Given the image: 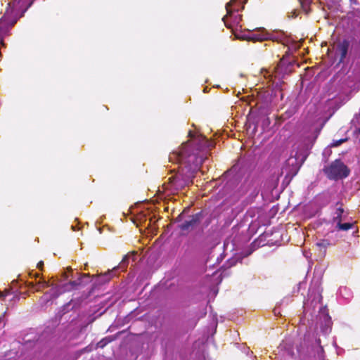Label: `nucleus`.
<instances>
[{"label":"nucleus","mask_w":360,"mask_h":360,"mask_svg":"<svg viewBox=\"0 0 360 360\" xmlns=\"http://www.w3.org/2000/svg\"><path fill=\"white\" fill-rule=\"evenodd\" d=\"M188 136L191 138L189 142L183 143L177 150L172 152L169 156L170 162L179 165L178 172L169 177L167 184H164L165 189L169 190L170 193L192 184L195 173L207 158L204 157V150H210L214 146L212 141L202 135H195L189 131Z\"/></svg>","instance_id":"obj_1"},{"label":"nucleus","mask_w":360,"mask_h":360,"mask_svg":"<svg viewBox=\"0 0 360 360\" xmlns=\"http://www.w3.org/2000/svg\"><path fill=\"white\" fill-rule=\"evenodd\" d=\"M319 320L321 334L319 335L318 338L311 337L309 334L305 335L304 345L299 347L297 351L299 353H306L310 356H314L317 360H323V350L321 336L326 338L331 330L330 317L325 308L319 307Z\"/></svg>","instance_id":"obj_2"},{"label":"nucleus","mask_w":360,"mask_h":360,"mask_svg":"<svg viewBox=\"0 0 360 360\" xmlns=\"http://www.w3.org/2000/svg\"><path fill=\"white\" fill-rule=\"evenodd\" d=\"M2 4H6L4 15L0 19V43L4 45V37L31 6L32 1L27 4V0H2Z\"/></svg>","instance_id":"obj_3"},{"label":"nucleus","mask_w":360,"mask_h":360,"mask_svg":"<svg viewBox=\"0 0 360 360\" xmlns=\"http://www.w3.org/2000/svg\"><path fill=\"white\" fill-rule=\"evenodd\" d=\"M307 149V147L303 146L300 149L297 148L295 154L294 150L292 152L290 158L285 161L281 169V174H285V179L290 180L297 174L301 165L306 159Z\"/></svg>","instance_id":"obj_4"},{"label":"nucleus","mask_w":360,"mask_h":360,"mask_svg":"<svg viewBox=\"0 0 360 360\" xmlns=\"http://www.w3.org/2000/svg\"><path fill=\"white\" fill-rule=\"evenodd\" d=\"M327 177L331 180L346 178L349 174V169L340 160H335L323 169Z\"/></svg>","instance_id":"obj_5"},{"label":"nucleus","mask_w":360,"mask_h":360,"mask_svg":"<svg viewBox=\"0 0 360 360\" xmlns=\"http://www.w3.org/2000/svg\"><path fill=\"white\" fill-rule=\"evenodd\" d=\"M226 9L227 14L222 19L225 25L229 28H232L233 27H241L242 25H240L241 15L238 13L239 9L238 6L237 5V0H231L227 3L226 5Z\"/></svg>","instance_id":"obj_6"},{"label":"nucleus","mask_w":360,"mask_h":360,"mask_svg":"<svg viewBox=\"0 0 360 360\" xmlns=\"http://www.w3.org/2000/svg\"><path fill=\"white\" fill-rule=\"evenodd\" d=\"M238 39L251 40L254 41H263L268 39V34L264 29H259L254 32H249L242 36L236 35Z\"/></svg>","instance_id":"obj_7"},{"label":"nucleus","mask_w":360,"mask_h":360,"mask_svg":"<svg viewBox=\"0 0 360 360\" xmlns=\"http://www.w3.org/2000/svg\"><path fill=\"white\" fill-rule=\"evenodd\" d=\"M349 44L347 40L339 41L335 47V56L339 58L340 62H343L346 58Z\"/></svg>","instance_id":"obj_8"},{"label":"nucleus","mask_w":360,"mask_h":360,"mask_svg":"<svg viewBox=\"0 0 360 360\" xmlns=\"http://www.w3.org/2000/svg\"><path fill=\"white\" fill-rule=\"evenodd\" d=\"M200 220V214L198 213L191 216L188 219L184 221L181 225L180 228L182 230L186 231L195 227Z\"/></svg>","instance_id":"obj_9"},{"label":"nucleus","mask_w":360,"mask_h":360,"mask_svg":"<svg viewBox=\"0 0 360 360\" xmlns=\"http://www.w3.org/2000/svg\"><path fill=\"white\" fill-rule=\"evenodd\" d=\"M73 283H70L69 284L65 285L63 287H54L51 289V291L49 294L52 298H56L58 296L59 294L68 290L70 289V286H72Z\"/></svg>","instance_id":"obj_10"},{"label":"nucleus","mask_w":360,"mask_h":360,"mask_svg":"<svg viewBox=\"0 0 360 360\" xmlns=\"http://www.w3.org/2000/svg\"><path fill=\"white\" fill-rule=\"evenodd\" d=\"M278 349L281 351H285L286 355L288 356H292L294 354L293 348L290 342L288 340L283 341V342L279 345Z\"/></svg>","instance_id":"obj_11"},{"label":"nucleus","mask_w":360,"mask_h":360,"mask_svg":"<svg viewBox=\"0 0 360 360\" xmlns=\"http://www.w3.org/2000/svg\"><path fill=\"white\" fill-rule=\"evenodd\" d=\"M338 293L342 297L346 300H349L352 297V292L347 287H340L338 290Z\"/></svg>","instance_id":"obj_12"},{"label":"nucleus","mask_w":360,"mask_h":360,"mask_svg":"<svg viewBox=\"0 0 360 360\" xmlns=\"http://www.w3.org/2000/svg\"><path fill=\"white\" fill-rule=\"evenodd\" d=\"M30 285H32V288L36 291H39L41 289L49 287L50 285L49 283L44 280L39 281L36 284L31 283Z\"/></svg>","instance_id":"obj_13"},{"label":"nucleus","mask_w":360,"mask_h":360,"mask_svg":"<svg viewBox=\"0 0 360 360\" xmlns=\"http://www.w3.org/2000/svg\"><path fill=\"white\" fill-rule=\"evenodd\" d=\"M337 227L340 230L347 231L352 227V224H351V223L341 224L340 220H339L337 223Z\"/></svg>","instance_id":"obj_14"},{"label":"nucleus","mask_w":360,"mask_h":360,"mask_svg":"<svg viewBox=\"0 0 360 360\" xmlns=\"http://www.w3.org/2000/svg\"><path fill=\"white\" fill-rule=\"evenodd\" d=\"M352 124L360 132V114L356 115L352 120Z\"/></svg>","instance_id":"obj_15"},{"label":"nucleus","mask_w":360,"mask_h":360,"mask_svg":"<svg viewBox=\"0 0 360 360\" xmlns=\"http://www.w3.org/2000/svg\"><path fill=\"white\" fill-rule=\"evenodd\" d=\"M329 245H330L329 241L326 239L321 240L316 243L317 246H319L320 248H323L324 249H326Z\"/></svg>","instance_id":"obj_16"},{"label":"nucleus","mask_w":360,"mask_h":360,"mask_svg":"<svg viewBox=\"0 0 360 360\" xmlns=\"http://www.w3.org/2000/svg\"><path fill=\"white\" fill-rule=\"evenodd\" d=\"M110 342L109 338H103L97 343V347L103 348Z\"/></svg>","instance_id":"obj_17"},{"label":"nucleus","mask_w":360,"mask_h":360,"mask_svg":"<svg viewBox=\"0 0 360 360\" xmlns=\"http://www.w3.org/2000/svg\"><path fill=\"white\" fill-rule=\"evenodd\" d=\"M345 141V139H340V140H338V141H334L330 144V146L332 147H337V146H340L341 143H342Z\"/></svg>","instance_id":"obj_18"},{"label":"nucleus","mask_w":360,"mask_h":360,"mask_svg":"<svg viewBox=\"0 0 360 360\" xmlns=\"http://www.w3.org/2000/svg\"><path fill=\"white\" fill-rule=\"evenodd\" d=\"M127 260H128V257L127 256H125L123 258V259L122 260V262H120L119 267H120L122 269L124 268L126 266V263H127Z\"/></svg>","instance_id":"obj_19"},{"label":"nucleus","mask_w":360,"mask_h":360,"mask_svg":"<svg viewBox=\"0 0 360 360\" xmlns=\"http://www.w3.org/2000/svg\"><path fill=\"white\" fill-rule=\"evenodd\" d=\"M309 308V303L308 302H305L304 304V312L305 315H307V314L308 313Z\"/></svg>","instance_id":"obj_20"},{"label":"nucleus","mask_w":360,"mask_h":360,"mask_svg":"<svg viewBox=\"0 0 360 360\" xmlns=\"http://www.w3.org/2000/svg\"><path fill=\"white\" fill-rule=\"evenodd\" d=\"M343 212V210L342 209H338L336 212V214H337V217H335L336 219L337 218H339L340 217L342 213Z\"/></svg>","instance_id":"obj_21"},{"label":"nucleus","mask_w":360,"mask_h":360,"mask_svg":"<svg viewBox=\"0 0 360 360\" xmlns=\"http://www.w3.org/2000/svg\"><path fill=\"white\" fill-rule=\"evenodd\" d=\"M44 265V262L42 261L39 262L38 264H37V268L39 269H41L42 266Z\"/></svg>","instance_id":"obj_22"},{"label":"nucleus","mask_w":360,"mask_h":360,"mask_svg":"<svg viewBox=\"0 0 360 360\" xmlns=\"http://www.w3.org/2000/svg\"><path fill=\"white\" fill-rule=\"evenodd\" d=\"M281 65V63L278 65L277 68L276 69L275 74H278Z\"/></svg>","instance_id":"obj_23"},{"label":"nucleus","mask_w":360,"mask_h":360,"mask_svg":"<svg viewBox=\"0 0 360 360\" xmlns=\"http://www.w3.org/2000/svg\"><path fill=\"white\" fill-rule=\"evenodd\" d=\"M6 295H7V293L3 292H0V298L1 297H4Z\"/></svg>","instance_id":"obj_24"},{"label":"nucleus","mask_w":360,"mask_h":360,"mask_svg":"<svg viewBox=\"0 0 360 360\" xmlns=\"http://www.w3.org/2000/svg\"><path fill=\"white\" fill-rule=\"evenodd\" d=\"M351 2L354 3V4H356L357 2V0H350Z\"/></svg>","instance_id":"obj_25"},{"label":"nucleus","mask_w":360,"mask_h":360,"mask_svg":"<svg viewBox=\"0 0 360 360\" xmlns=\"http://www.w3.org/2000/svg\"><path fill=\"white\" fill-rule=\"evenodd\" d=\"M264 76V77H267V75L266 74ZM268 77H271V75H268Z\"/></svg>","instance_id":"obj_26"},{"label":"nucleus","mask_w":360,"mask_h":360,"mask_svg":"<svg viewBox=\"0 0 360 360\" xmlns=\"http://www.w3.org/2000/svg\"><path fill=\"white\" fill-rule=\"evenodd\" d=\"M112 274V272H108V274H105V276H107V275H110V274Z\"/></svg>","instance_id":"obj_27"},{"label":"nucleus","mask_w":360,"mask_h":360,"mask_svg":"<svg viewBox=\"0 0 360 360\" xmlns=\"http://www.w3.org/2000/svg\"><path fill=\"white\" fill-rule=\"evenodd\" d=\"M72 229L75 231V226H72Z\"/></svg>","instance_id":"obj_28"}]
</instances>
